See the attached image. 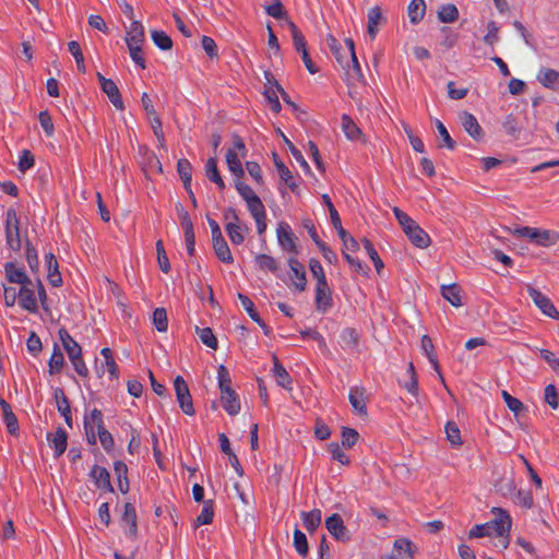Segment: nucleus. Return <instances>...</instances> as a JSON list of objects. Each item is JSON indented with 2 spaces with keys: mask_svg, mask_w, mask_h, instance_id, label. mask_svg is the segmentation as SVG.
Here are the masks:
<instances>
[{
  "mask_svg": "<svg viewBox=\"0 0 559 559\" xmlns=\"http://www.w3.org/2000/svg\"><path fill=\"white\" fill-rule=\"evenodd\" d=\"M156 251H157V262H158L159 269L162 270V272L168 273L170 271V262L168 260V257H167V253L165 251L162 240H158L156 242Z\"/></svg>",
  "mask_w": 559,
  "mask_h": 559,
  "instance_id": "nucleus-59",
  "label": "nucleus"
},
{
  "mask_svg": "<svg viewBox=\"0 0 559 559\" xmlns=\"http://www.w3.org/2000/svg\"><path fill=\"white\" fill-rule=\"evenodd\" d=\"M153 324L158 332H166L168 329L167 312L164 308H156L153 312Z\"/></svg>",
  "mask_w": 559,
  "mask_h": 559,
  "instance_id": "nucleus-49",
  "label": "nucleus"
},
{
  "mask_svg": "<svg viewBox=\"0 0 559 559\" xmlns=\"http://www.w3.org/2000/svg\"><path fill=\"white\" fill-rule=\"evenodd\" d=\"M274 157V164L276 166V169L278 171V175L281 179L288 186V188L296 192L298 189V185L294 179V176L292 171L284 165V163L278 158L277 154H273Z\"/></svg>",
  "mask_w": 559,
  "mask_h": 559,
  "instance_id": "nucleus-28",
  "label": "nucleus"
},
{
  "mask_svg": "<svg viewBox=\"0 0 559 559\" xmlns=\"http://www.w3.org/2000/svg\"><path fill=\"white\" fill-rule=\"evenodd\" d=\"M294 546L296 551L302 556L306 557L308 554V540L306 535L298 528L294 531Z\"/></svg>",
  "mask_w": 559,
  "mask_h": 559,
  "instance_id": "nucleus-53",
  "label": "nucleus"
},
{
  "mask_svg": "<svg viewBox=\"0 0 559 559\" xmlns=\"http://www.w3.org/2000/svg\"><path fill=\"white\" fill-rule=\"evenodd\" d=\"M421 349L426 354V356H427L428 360L430 361V364L432 365L433 369L437 371L440 381L442 382L444 388L449 391V389L445 384L444 378L440 371V367L438 364L437 356L435 354V347H433L432 341L428 335H424L421 337Z\"/></svg>",
  "mask_w": 559,
  "mask_h": 559,
  "instance_id": "nucleus-21",
  "label": "nucleus"
},
{
  "mask_svg": "<svg viewBox=\"0 0 559 559\" xmlns=\"http://www.w3.org/2000/svg\"><path fill=\"white\" fill-rule=\"evenodd\" d=\"M362 245H364V248L366 249L367 254L372 260L377 272L379 273L383 269L384 264H383L382 260L380 259L377 250L374 249L371 241L367 238L362 239Z\"/></svg>",
  "mask_w": 559,
  "mask_h": 559,
  "instance_id": "nucleus-56",
  "label": "nucleus"
},
{
  "mask_svg": "<svg viewBox=\"0 0 559 559\" xmlns=\"http://www.w3.org/2000/svg\"><path fill=\"white\" fill-rule=\"evenodd\" d=\"M287 25H288V27L290 29V33H292L293 44H294L295 50L297 52H299V53H302L304 51H308L307 50V43H306L305 36L299 31L297 25L293 21H288Z\"/></svg>",
  "mask_w": 559,
  "mask_h": 559,
  "instance_id": "nucleus-41",
  "label": "nucleus"
},
{
  "mask_svg": "<svg viewBox=\"0 0 559 559\" xmlns=\"http://www.w3.org/2000/svg\"><path fill=\"white\" fill-rule=\"evenodd\" d=\"M404 234L417 248L425 249L430 246L431 239L429 235L417 223L411 226L409 229H406Z\"/></svg>",
  "mask_w": 559,
  "mask_h": 559,
  "instance_id": "nucleus-19",
  "label": "nucleus"
},
{
  "mask_svg": "<svg viewBox=\"0 0 559 559\" xmlns=\"http://www.w3.org/2000/svg\"><path fill=\"white\" fill-rule=\"evenodd\" d=\"M309 269H310V272H311L313 278L317 280V284L328 283L323 266L321 265L319 260L311 259L309 261Z\"/></svg>",
  "mask_w": 559,
  "mask_h": 559,
  "instance_id": "nucleus-61",
  "label": "nucleus"
},
{
  "mask_svg": "<svg viewBox=\"0 0 559 559\" xmlns=\"http://www.w3.org/2000/svg\"><path fill=\"white\" fill-rule=\"evenodd\" d=\"M90 477L97 489L107 492L114 491V487L110 483V474L105 467L94 465L90 471Z\"/></svg>",
  "mask_w": 559,
  "mask_h": 559,
  "instance_id": "nucleus-14",
  "label": "nucleus"
},
{
  "mask_svg": "<svg viewBox=\"0 0 559 559\" xmlns=\"http://www.w3.org/2000/svg\"><path fill=\"white\" fill-rule=\"evenodd\" d=\"M393 214L397 219L399 224L401 225L403 231L409 229V227L416 223L409 215H407L405 212H403L396 206L393 207Z\"/></svg>",
  "mask_w": 559,
  "mask_h": 559,
  "instance_id": "nucleus-64",
  "label": "nucleus"
},
{
  "mask_svg": "<svg viewBox=\"0 0 559 559\" xmlns=\"http://www.w3.org/2000/svg\"><path fill=\"white\" fill-rule=\"evenodd\" d=\"M227 224L225 226L226 233L234 245H241L245 241V235L248 233V227L241 223L237 215L236 210L228 209L224 214Z\"/></svg>",
  "mask_w": 559,
  "mask_h": 559,
  "instance_id": "nucleus-5",
  "label": "nucleus"
},
{
  "mask_svg": "<svg viewBox=\"0 0 559 559\" xmlns=\"http://www.w3.org/2000/svg\"><path fill=\"white\" fill-rule=\"evenodd\" d=\"M197 333L204 345L212 349L217 348V340L210 328H198Z\"/></svg>",
  "mask_w": 559,
  "mask_h": 559,
  "instance_id": "nucleus-55",
  "label": "nucleus"
},
{
  "mask_svg": "<svg viewBox=\"0 0 559 559\" xmlns=\"http://www.w3.org/2000/svg\"><path fill=\"white\" fill-rule=\"evenodd\" d=\"M341 120L342 130L349 141H359L364 139L362 131L348 115H343Z\"/></svg>",
  "mask_w": 559,
  "mask_h": 559,
  "instance_id": "nucleus-24",
  "label": "nucleus"
},
{
  "mask_svg": "<svg viewBox=\"0 0 559 559\" xmlns=\"http://www.w3.org/2000/svg\"><path fill=\"white\" fill-rule=\"evenodd\" d=\"M59 336L62 342L63 348L68 354L69 359L79 357L82 355L81 346L75 342L67 330L61 329L59 331Z\"/></svg>",
  "mask_w": 559,
  "mask_h": 559,
  "instance_id": "nucleus-25",
  "label": "nucleus"
},
{
  "mask_svg": "<svg viewBox=\"0 0 559 559\" xmlns=\"http://www.w3.org/2000/svg\"><path fill=\"white\" fill-rule=\"evenodd\" d=\"M301 519L305 528L311 534L320 526L322 514L319 509H314L309 512H301Z\"/></svg>",
  "mask_w": 559,
  "mask_h": 559,
  "instance_id": "nucleus-34",
  "label": "nucleus"
},
{
  "mask_svg": "<svg viewBox=\"0 0 559 559\" xmlns=\"http://www.w3.org/2000/svg\"><path fill=\"white\" fill-rule=\"evenodd\" d=\"M460 121L464 130L476 141H480L484 136L483 129L478 123L476 117L471 112L463 111L460 115Z\"/></svg>",
  "mask_w": 559,
  "mask_h": 559,
  "instance_id": "nucleus-17",
  "label": "nucleus"
},
{
  "mask_svg": "<svg viewBox=\"0 0 559 559\" xmlns=\"http://www.w3.org/2000/svg\"><path fill=\"white\" fill-rule=\"evenodd\" d=\"M144 38H145V35H144L143 25L138 21H133L130 24V27L127 32V36H126L127 46L128 47L142 46Z\"/></svg>",
  "mask_w": 559,
  "mask_h": 559,
  "instance_id": "nucleus-23",
  "label": "nucleus"
},
{
  "mask_svg": "<svg viewBox=\"0 0 559 559\" xmlns=\"http://www.w3.org/2000/svg\"><path fill=\"white\" fill-rule=\"evenodd\" d=\"M445 433H447V439L449 440V442L452 445H454V447L462 445L463 440L461 438V431L455 423L449 421L445 425Z\"/></svg>",
  "mask_w": 559,
  "mask_h": 559,
  "instance_id": "nucleus-50",
  "label": "nucleus"
},
{
  "mask_svg": "<svg viewBox=\"0 0 559 559\" xmlns=\"http://www.w3.org/2000/svg\"><path fill=\"white\" fill-rule=\"evenodd\" d=\"M502 397L509 409L512 411L515 415H519L524 409L523 403L519 399L513 397L507 391H502Z\"/></svg>",
  "mask_w": 559,
  "mask_h": 559,
  "instance_id": "nucleus-63",
  "label": "nucleus"
},
{
  "mask_svg": "<svg viewBox=\"0 0 559 559\" xmlns=\"http://www.w3.org/2000/svg\"><path fill=\"white\" fill-rule=\"evenodd\" d=\"M64 364L63 354L61 350L55 346L53 353L49 359V372L50 373H57L61 370Z\"/></svg>",
  "mask_w": 559,
  "mask_h": 559,
  "instance_id": "nucleus-58",
  "label": "nucleus"
},
{
  "mask_svg": "<svg viewBox=\"0 0 559 559\" xmlns=\"http://www.w3.org/2000/svg\"><path fill=\"white\" fill-rule=\"evenodd\" d=\"M408 381L404 382L402 385L414 396L418 395V380L415 371V367L413 362L408 364L407 367Z\"/></svg>",
  "mask_w": 559,
  "mask_h": 559,
  "instance_id": "nucleus-48",
  "label": "nucleus"
},
{
  "mask_svg": "<svg viewBox=\"0 0 559 559\" xmlns=\"http://www.w3.org/2000/svg\"><path fill=\"white\" fill-rule=\"evenodd\" d=\"M246 203L253 218L266 216L265 207L259 197L248 200Z\"/></svg>",
  "mask_w": 559,
  "mask_h": 559,
  "instance_id": "nucleus-57",
  "label": "nucleus"
},
{
  "mask_svg": "<svg viewBox=\"0 0 559 559\" xmlns=\"http://www.w3.org/2000/svg\"><path fill=\"white\" fill-rule=\"evenodd\" d=\"M152 40L162 50H169L173 47L171 38L163 31H152Z\"/></svg>",
  "mask_w": 559,
  "mask_h": 559,
  "instance_id": "nucleus-47",
  "label": "nucleus"
},
{
  "mask_svg": "<svg viewBox=\"0 0 559 559\" xmlns=\"http://www.w3.org/2000/svg\"><path fill=\"white\" fill-rule=\"evenodd\" d=\"M217 380L219 392L233 390L229 371L224 365H221L217 369Z\"/></svg>",
  "mask_w": 559,
  "mask_h": 559,
  "instance_id": "nucleus-51",
  "label": "nucleus"
},
{
  "mask_svg": "<svg viewBox=\"0 0 559 559\" xmlns=\"http://www.w3.org/2000/svg\"><path fill=\"white\" fill-rule=\"evenodd\" d=\"M5 278L9 283L19 284L20 287L26 284H32V280L27 276L22 266H17L14 262H7L4 264Z\"/></svg>",
  "mask_w": 559,
  "mask_h": 559,
  "instance_id": "nucleus-16",
  "label": "nucleus"
},
{
  "mask_svg": "<svg viewBox=\"0 0 559 559\" xmlns=\"http://www.w3.org/2000/svg\"><path fill=\"white\" fill-rule=\"evenodd\" d=\"M407 12L411 23L418 24L426 13L425 0H412L408 4Z\"/></svg>",
  "mask_w": 559,
  "mask_h": 559,
  "instance_id": "nucleus-36",
  "label": "nucleus"
},
{
  "mask_svg": "<svg viewBox=\"0 0 559 559\" xmlns=\"http://www.w3.org/2000/svg\"><path fill=\"white\" fill-rule=\"evenodd\" d=\"M325 41L340 66L346 71L347 75L357 80L362 79V71L356 57L354 40L352 38H346L344 40L346 52L348 55L347 57L340 56L342 47L332 34L326 36Z\"/></svg>",
  "mask_w": 559,
  "mask_h": 559,
  "instance_id": "nucleus-1",
  "label": "nucleus"
},
{
  "mask_svg": "<svg viewBox=\"0 0 559 559\" xmlns=\"http://www.w3.org/2000/svg\"><path fill=\"white\" fill-rule=\"evenodd\" d=\"M213 248L215 251L216 257L223 262L230 264L234 261V258L231 255L230 249L226 242V240L223 238L213 240Z\"/></svg>",
  "mask_w": 559,
  "mask_h": 559,
  "instance_id": "nucleus-37",
  "label": "nucleus"
},
{
  "mask_svg": "<svg viewBox=\"0 0 559 559\" xmlns=\"http://www.w3.org/2000/svg\"><path fill=\"white\" fill-rule=\"evenodd\" d=\"M348 399L359 416H367L366 391L362 386L350 388Z\"/></svg>",
  "mask_w": 559,
  "mask_h": 559,
  "instance_id": "nucleus-20",
  "label": "nucleus"
},
{
  "mask_svg": "<svg viewBox=\"0 0 559 559\" xmlns=\"http://www.w3.org/2000/svg\"><path fill=\"white\" fill-rule=\"evenodd\" d=\"M461 294H462V289L456 284L441 286L442 297L454 307H461L463 305Z\"/></svg>",
  "mask_w": 559,
  "mask_h": 559,
  "instance_id": "nucleus-31",
  "label": "nucleus"
},
{
  "mask_svg": "<svg viewBox=\"0 0 559 559\" xmlns=\"http://www.w3.org/2000/svg\"><path fill=\"white\" fill-rule=\"evenodd\" d=\"M288 266L290 270V278L295 288L299 292H304L307 286L305 266L296 258L288 259Z\"/></svg>",
  "mask_w": 559,
  "mask_h": 559,
  "instance_id": "nucleus-15",
  "label": "nucleus"
},
{
  "mask_svg": "<svg viewBox=\"0 0 559 559\" xmlns=\"http://www.w3.org/2000/svg\"><path fill=\"white\" fill-rule=\"evenodd\" d=\"M5 241L7 246L19 251L22 247L20 218L14 209H9L5 213Z\"/></svg>",
  "mask_w": 559,
  "mask_h": 559,
  "instance_id": "nucleus-4",
  "label": "nucleus"
},
{
  "mask_svg": "<svg viewBox=\"0 0 559 559\" xmlns=\"http://www.w3.org/2000/svg\"><path fill=\"white\" fill-rule=\"evenodd\" d=\"M273 374L278 385L284 389H292V378L276 356H273Z\"/></svg>",
  "mask_w": 559,
  "mask_h": 559,
  "instance_id": "nucleus-32",
  "label": "nucleus"
},
{
  "mask_svg": "<svg viewBox=\"0 0 559 559\" xmlns=\"http://www.w3.org/2000/svg\"><path fill=\"white\" fill-rule=\"evenodd\" d=\"M537 80L543 86L547 88L559 87V72L554 69H540L537 74Z\"/></svg>",
  "mask_w": 559,
  "mask_h": 559,
  "instance_id": "nucleus-30",
  "label": "nucleus"
},
{
  "mask_svg": "<svg viewBox=\"0 0 559 559\" xmlns=\"http://www.w3.org/2000/svg\"><path fill=\"white\" fill-rule=\"evenodd\" d=\"M205 174L211 181L215 182L218 186L219 189L225 188V183L217 168V162L214 157H211L206 160Z\"/></svg>",
  "mask_w": 559,
  "mask_h": 559,
  "instance_id": "nucleus-42",
  "label": "nucleus"
},
{
  "mask_svg": "<svg viewBox=\"0 0 559 559\" xmlns=\"http://www.w3.org/2000/svg\"><path fill=\"white\" fill-rule=\"evenodd\" d=\"M177 171L185 187L191 186L192 165L187 158H180L177 162Z\"/></svg>",
  "mask_w": 559,
  "mask_h": 559,
  "instance_id": "nucleus-43",
  "label": "nucleus"
},
{
  "mask_svg": "<svg viewBox=\"0 0 559 559\" xmlns=\"http://www.w3.org/2000/svg\"><path fill=\"white\" fill-rule=\"evenodd\" d=\"M316 308L325 313L333 307L332 292L328 283L316 284Z\"/></svg>",
  "mask_w": 559,
  "mask_h": 559,
  "instance_id": "nucleus-13",
  "label": "nucleus"
},
{
  "mask_svg": "<svg viewBox=\"0 0 559 559\" xmlns=\"http://www.w3.org/2000/svg\"><path fill=\"white\" fill-rule=\"evenodd\" d=\"M545 402L554 409L559 406V396L557 392V388L554 384H548L545 388L544 394Z\"/></svg>",
  "mask_w": 559,
  "mask_h": 559,
  "instance_id": "nucleus-62",
  "label": "nucleus"
},
{
  "mask_svg": "<svg viewBox=\"0 0 559 559\" xmlns=\"http://www.w3.org/2000/svg\"><path fill=\"white\" fill-rule=\"evenodd\" d=\"M497 511L498 516L495 520L485 524L475 525L469 531L468 536L471 538H480L485 536L502 535L503 533L509 532L511 527L509 514L502 509H497Z\"/></svg>",
  "mask_w": 559,
  "mask_h": 559,
  "instance_id": "nucleus-2",
  "label": "nucleus"
},
{
  "mask_svg": "<svg viewBox=\"0 0 559 559\" xmlns=\"http://www.w3.org/2000/svg\"><path fill=\"white\" fill-rule=\"evenodd\" d=\"M0 406L3 413V420L7 425L8 431L11 435L16 433L19 431V423L16 416L11 409V406L2 397H0Z\"/></svg>",
  "mask_w": 559,
  "mask_h": 559,
  "instance_id": "nucleus-33",
  "label": "nucleus"
},
{
  "mask_svg": "<svg viewBox=\"0 0 559 559\" xmlns=\"http://www.w3.org/2000/svg\"><path fill=\"white\" fill-rule=\"evenodd\" d=\"M394 549L399 555L405 554L407 559H414L416 547L408 538H399L394 542Z\"/></svg>",
  "mask_w": 559,
  "mask_h": 559,
  "instance_id": "nucleus-46",
  "label": "nucleus"
},
{
  "mask_svg": "<svg viewBox=\"0 0 559 559\" xmlns=\"http://www.w3.org/2000/svg\"><path fill=\"white\" fill-rule=\"evenodd\" d=\"M238 298H239L242 307L245 308V310L250 316V318L254 322H257L263 329L264 333L267 335L270 333V329L267 328L265 322L261 319L260 314L255 311L254 304L252 302V300L248 296L242 295V294H239Z\"/></svg>",
  "mask_w": 559,
  "mask_h": 559,
  "instance_id": "nucleus-29",
  "label": "nucleus"
},
{
  "mask_svg": "<svg viewBox=\"0 0 559 559\" xmlns=\"http://www.w3.org/2000/svg\"><path fill=\"white\" fill-rule=\"evenodd\" d=\"M122 520L129 525V535L135 537L138 533L136 512L132 503L124 504Z\"/></svg>",
  "mask_w": 559,
  "mask_h": 559,
  "instance_id": "nucleus-39",
  "label": "nucleus"
},
{
  "mask_svg": "<svg viewBox=\"0 0 559 559\" xmlns=\"http://www.w3.org/2000/svg\"><path fill=\"white\" fill-rule=\"evenodd\" d=\"M343 348L355 349L359 344V334L353 328H345L340 335Z\"/></svg>",
  "mask_w": 559,
  "mask_h": 559,
  "instance_id": "nucleus-38",
  "label": "nucleus"
},
{
  "mask_svg": "<svg viewBox=\"0 0 559 559\" xmlns=\"http://www.w3.org/2000/svg\"><path fill=\"white\" fill-rule=\"evenodd\" d=\"M276 237L278 245L284 251L290 253H298L297 245H296V236L293 233L290 226L286 222H280L276 228Z\"/></svg>",
  "mask_w": 559,
  "mask_h": 559,
  "instance_id": "nucleus-9",
  "label": "nucleus"
},
{
  "mask_svg": "<svg viewBox=\"0 0 559 559\" xmlns=\"http://www.w3.org/2000/svg\"><path fill=\"white\" fill-rule=\"evenodd\" d=\"M97 79L100 83L102 91L108 96L110 103L119 110H123L124 105L116 83L106 79L100 72L97 73Z\"/></svg>",
  "mask_w": 559,
  "mask_h": 559,
  "instance_id": "nucleus-10",
  "label": "nucleus"
},
{
  "mask_svg": "<svg viewBox=\"0 0 559 559\" xmlns=\"http://www.w3.org/2000/svg\"><path fill=\"white\" fill-rule=\"evenodd\" d=\"M221 393V402L225 412L229 416H236L240 413L241 402L237 392L233 389Z\"/></svg>",
  "mask_w": 559,
  "mask_h": 559,
  "instance_id": "nucleus-18",
  "label": "nucleus"
},
{
  "mask_svg": "<svg viewBox=\"0 0 559 559\" xmlns=\"http://www.w3.org/2000/svg\"><path fill=\"white\" fill-rule=\"evenodd\" d=\"M58 412L64 417V420L69 427H72V416L70 403L62 389L57 388L53 391Z\"/></svg>",
  "mask_w": 559,
  "mask_h": 559,
  "instance_id": "nucleus-22",
  "label": "nucleus"
},
{
  "mask_svg": "<svg viewBox=\"0 0 559 559\" xmlns=\"http://www.w3.org/2000/svg\"><path fill=\"white\" fill-rule=\"evenodd\" d=\"M513 235L521 238H527L537 246L550 247L559 241V233L550 229H540L530 226L519 227L513 230Z\"/></svg>",
  "mask_w": 559,
  "mask_h": 559,
  "instance_id": "nucleus-3",
  "label": "nucleus"
},
{
  "mask_svg": "<svg viewBox=\"0 0 559 559\" xmlns=\"http://www.w3.org/2000/svg\"><path fill=\"white\" fill-rule=\"evenodd\" d=\"M114 471L118 480V488L122 493L129 491L128 466L122 461L114 463Z\"/></svg>",
  "mask_w": 559,
  "mask_h": 559,
  "instance_id": "nucleus-35",
  "label": "nucleus"
},
{
  "mask_svg": "<svg viewBox=\"0 0 559 559\" xmlns=\"http://www.w3.org/2000/svg\"><path fill=\"white\" fill-rule=\"evenodd\" d=\"M47 439L55 450V455H62L67 449V432L62 428H58L52 436L48 435Z\"/></svg>",
  "mask_w": 559,
  "mask_h": 559,
  "instance_id": "nucleus-26",
  "label": "nucleus"
},
{
  "mask_svg": "<svg viewBox=\"0 0 559 559\" xmlns=\"http://www.w3.org/2000/svg\"><path fill=\"white\" fill-rule=\"evenodd\" d=\"M527 293L534 304L545 316L555 320H559V311L546 295L532 286L527 287Z\"/></svg>",
  "mask_w": 559,
  "mask_h": 559,
  "instance_id": "nucleus-8",
  "label": "nucleus"
},
{
  "mask_svg": "<svg viewBox=\"0 0 559 559\" xmlns=\"http://www.w3.org/2000/svg\"><path fill=\"white\" fill-rule=\"evenodd\" d=\"M68 49L71 52V55L74 57L78 70L82 73L85 72V63H84V57L81 50V47L78 41L72 40L68 44Z\"/></svg>",
  "mask_w": 559,
  "mask_h": 559,
  "instance_id": "nucleus-54",
  "label": "nucleus"
},
{
  "mask_svg": "<svg viewBox=\"0 0 559 559\" xmlns=\"http://www.w3.org/2000/svg\"><path fill=\"white\" fill-rule=\"evenodd\" d=\"M255 262L261 270L276 272L278 269L275 259L269 254H258L255 257Z\"/></svg>",
  "mask_w": 559,
  "mask_h": 559,
  "instance_id": "nucleus-60",
  "label": "nucleus"
},
{
  "mask_svg": "<svg viewBox=\"0 0 559 559\" xmlns=\"http://www.w3.org/2000/svg\"><path fill=\"white\" fill-rule=\"evenodd\" d=\"M104 427L103 415L99 409L94 408L84 416V430L90 444H96V433Z\"/></svg>",
  "mask_w": 559,
  "mask_h": 559,
  "instance_id": "nucleus-7",
  "label": "nucleus"
},
{
  "mask_svg": "<svg viewBox=\"0 0 559 559\" xmlns=\"http://www.w3.org/2000/svg\"><path fill=\"white\" fill-rule=\"evenodd\" d=\"M384 22V16L379 7H373L368 12L367 32L371 38L378 34V26Z\"/></svg>",
  "mask_w": 559,
  "mask_h": 559,
  "instance_id": "nucleus-27",
  "label": "nucleus"
},
{
  "mask_svg": "<svg viewBox=\"0 0 559 559\" xmlns=\"http://www.w3.org/2000/svg\"><path fill=\"white\" fill-rule=\"evenodd\" d=\"M325 527L336 540H349L348 530L344 525L343 519L340 514L334 513L331 516H329L325 520Z\"/></svg>",
  "mask_w": 559,
  "mask_h": 559,
  "instance_id": "nucleus-11",
  "label": "nucleus"
},
{
  "mask_svg": "<svg viewBox=\"0 0 559 559\" xmlns=\"http://www.w3.org/2000/svg\"><path fill=\"white\" fill-rule=\"evenodd\" d=\"M19 305L22 309L28 311L29 313L38 312V304L35 290L33 288V283L20 287Z\"/></svg>",
  "mask_w": 559,
  "mask_h": 559,
  "instance_id": "nucleus-12",
  "label": "nucleus"
},
{
  "mask_svg": "<svg viewBox=\"0 0 559 559\" xmlns=\"http://www.w3.org/2000/svg\"><path fill=\"white\" fill-rule=\"evenodd\" d=\"M100 354L105 358V367L107 368L108 373L112 379L118 378L119 371L118 366L114 359L112 352L110 348L105 347L102 349Z\"/></svg>",
  "mask_w": 559,
  "mask_h": 559,
  "instance_id": "nucleus-52",
  "label": "nucleus"
},
{
  "mask_svg": "<svg viewBox=\"0 0 559 559\" xmlns=\"http://www.w3.org/2000/svg\"><path fill=\"white\" fill-rule=\"evenodd\" d=\"M214 518V503L213 500H206L203 503L201 513L195 520V525H207L211 524Z\"/></svg>",
  "mask_w": 559,
  "mask_h": 559,
  "instance_id": "nucleus-44",
  "label": "nucleus"
},
{
  "mask_svg": "<svg viewBox=\"0 0 559 559\" xmlns=\"http://www.w3.org/2000/svg\"><path fill=\"white\" fill-rule=\"evenodd\" d=\"M241 155L239 156L235 150L229 148L226 154V163L230 173L237 177L243 176V168L241 164Z\"/></svg>",
  "mask_w": 559,
  "mask_h": 559,
  "instance_id": "nucleus-40",
  "label": "nucleus"
},
{
  "mask_svg": "<svg viewBox=\"0 0 559 559\" xmlns=\"http://www.w3.org/2000/svg\"><path fill=\"white\" fill-rule=\"evenodd\" d=\"M438 19L443 23H453L459 19V10L454 4H444L438 11Z\"/></svg>",
  "mask_w": 559,
  "mask_h": 559,
  "instance_id": "nucleus-45",
  "label": "nucleus"
},
{
  "mask_svg": "<svg viewBox=\"0 0 559 559\" xmlns=\"http://www.w3.org/2000/svg\"><path fill=\"white\" fill-rule=\"evenodd\" d=\"M174 388L176 393L177 402L181 408V411L188 415L193 416L195 414V409L193 406L192 396L190 394L188 384L183 380L181 376H177L174 380Z\"/></svg>",
  "mask_w": 559,
  "mask_h": 559,
  "instance_id": "nucleus-6",
  "label": "nucleus"
}]
</instances>
